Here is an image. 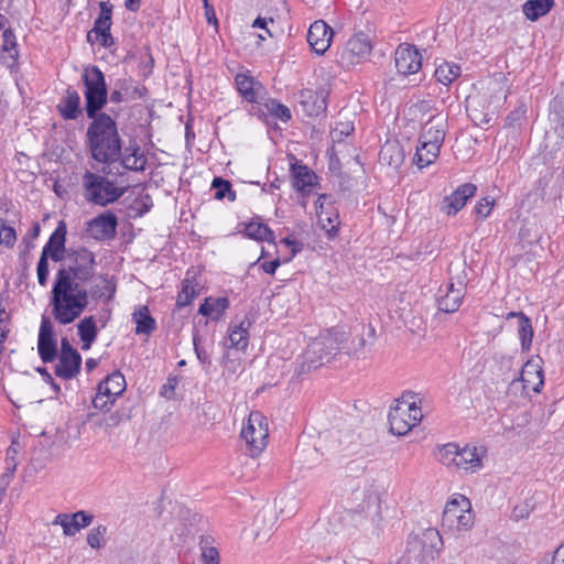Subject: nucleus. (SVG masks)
<instances>
[{
    "mask_svg": "<svg viewBox=\"0 0 564 564\" xmlns=\"http://www.w3.org/2000/svg\"><path fill=\"white\" fill-rule=\"evenodd\" d=\"M395 402L394 406H406L410 410L411 406L416 404V394L413 392H404Z\"/></svg>",
    "mask_w": 564,
    "mask_h": 564,
    "instance_id": "e2e57ef3",
    "label": "nucleus"
},
{
    "mask_svg": "<svg viewBox=\"0 0 564 564\" xmlns=\"http://www.w3.org/2000/svg\"><path fill=\"white\" fill-rule=\"evenodd\" d=\"M406 406H392L389 411L388 421L390 424V432L394 435L402 436L412 430L409 422L410 414Z\"/></svg>",
    "mask_w": 564,
    "mask_h": 564,
    "instance_id": "5701e85b",
    "label": "nucleus"
},
{
    "mask_svg": "<svg viewBox=\"0 0 564 564\" xmlns=\"http://www.w3.org/2000/svg\"><path fill=\"white\" fill-rule=\"evenodd\" d=\"M204 564H219V553L216 547H206L202 553Z\"/></svg>",
    "mask_w": 564,
    "mask_h": 564,
    "instance_id": "052dcab7",
    "label": "nucleus"
},
{
    "mask_svg": "<svg viewBox=\"0 0 564 564\" xmlns=\"http://www.w3.org/2000/svg\"><path fill=\"white\" fill-rule=\"evenodd\" d=\"M57 109L65 120H75L82 115L80 96L77 90L67 88L66 95L58 104Z\"/></svg>",
    "mask_w": 564,
    "mask_h": 564,
    "instance_id": "b1692460",
    "label": "nucleus"
},
{
    "mask_svg": "<svg viewBox=\"0 0 564 564\" xmlns=\"http://www.w3.org/2000/svg\"><path fill=\"white\" fill-rule=\"evenodd\" d=\"M327 198V195H321L317 199V204H319V212H317L318 216V223L321 224L322 228L326 230L327 234L333 236L337 231V225H338V215H335L334 218H332L328 214L323 213V202Z\"/></svg>",
    "mask_w": 564,
    "mask_h": 564,
    "instance_id": "79ce46f5",
    "label": "nucleus"
},
{
    "mask_svg": "<svg viewBox=\"0 0 564 564\" xmlns=\"http://www.w3.org/2000/svg\"><path fill=\"white\" fill-rule=\"evenodd\" d=\"M250 325V321L245 318L239 323V325L235 326V328L229 334V340L232 347H235L238 350H245L248 347V329Z\"/></svg>",
    "mask_w": 564,
    "mask_h": 564,
    "instance_id": "c9c22d12",
    "label": "nucleus"
},
{
    "mask_svg": "<svg viewBox=\"0 0 564 564\" xmlns=\"http://www.w3.org/2000/svg\"><path fill=\"white\" fill-rule=\"evenodd\" d=\"M462 497L459 499H453L445 506L442 517V527L453 530L456 521L459 518V513L463 512Z\"/></svg>",
    "mask_w": 564,
    "mask_h": 564,
    "instance_id": "e433bc0d",
    "label": "nucleus"
},
{
    "mask_svg": "<svg viewBox=\"0 0 564 564\" xmlns=\"http://www.w3.org/2000/svg\"><path fill=\"white\" fill-rule=\"evenodd\" d=\"M68 523L69 513H58L52 522L53 525H61L65 535H67L69 532Z\"/></svg>",
    "mask_w": 564,
    "mask_h": 564,
    "instance_id": "69168bd1",
    "label": "nucleus"
},
{
    "mask_svg": "<svg viewBox=\"0 0 564 564\" xmlns=\"http://www.w3.org/2000/svg\"><path fill=\"white\" fill-rule=\"evenodd\" d=\"M37 351L43 362H52L57 357V343L51 318L42 315L37 339Z\"/></svg>",
    "mask_w": 564,
    "mask_h": 564,
    "instance_id": "9b49d317",
    "label": "nucleus"
},
{
    "mask_svg": "<svg viewBox=\"0 0 564 564\" xmlns=\"http://www.w3.org/2000/svg\"><path fill=\"white\" fill-rule=\"evenodd\" d=\"M292 185L297 192L310 191L316 181L315 173L306 165H292Z\"/></svg>",
    "mask_w": 564,
    "mask_h": 564,
    "instance_id": "393cba45",
    "label": "nucleus"
},
{
    "mask_svg": "<svg viewBox=\"0 0 564 564\" xmlns=\"http://www.w3.org/2000/svg\"><path fill=\"white\" fill-rule=\"evenodd\" d=\"M82 356L73 348L66 337L61 340V356L55 367V375L68 380L76 377L80 371Z\"/></svg>",
    "mask_w": 564,
    "mask_h": 564,
    "instance_id": "9d476101",
    "label": "nucleus"
},
{
    "mask_svg": "<svg viewBox=\"0 0 564 564\" xmlns=\"http://www.w3.org/2000/svg\"><path fill=\"white\" fill-rule=\"evenodd\" d=\"M83 189L85 199L98 206L117 202L126 192L117 187L113 181L90 171L83 175Z\"/></svg>",
    "mask_w": 564,
    "mask_h": 564,
    "instance_id": "423d86ee",
    "label": "nucleus"
},
{
    "mask_svg": "<svg viewBox=\"0 0 564 564\" xmlns=\"http://www.w3.org/2000/svg\"><path fill=\"white\" fill-rule=\"evenodd\" d=\"M264 421L262 413L252 411L241 430V437L246 441L249 455L252 457L258 456L267 446L268 426Z\"/></svg>",
    "mask_w": 564,
    "mask_h": 564,
    "instance_id": "6e6552de",
    "label": "nucleus"
},
{
    "mask_svg": "<svg viewBox=\"0 0 564 564\" xmlns=\"http://www.w3.org/2000/svg\"><path fill=\"white\" fill-rule=\"evenodd\" d=\"M197 286V283L185 279L182 284V290L177 295L176 306L180 308L187 306L198 295Z\"/></svg>",
    "mask_w": 564,
    "mask_h": 564,
    "instance_id": "a19ab883",
    "label": "nucleus"
},
{
    "mask_svg": "<svg viewBox=\"0 0 564 564\" xmlns=\"http://www.w3.org/2000/svg\"><path fill=\"white\" fill-rule=\"evenodd\" d=\"M441 147L419 139V145L413 158L414 164L420 169L429 166L438 158Z\"/></svg>",
    "mask_w": 564,
    "mask_h": 564,
    "instance_id": "bb28decb",
    "label": "nucleus"
},
{
    "mask_svg": "<svg viewBox=\"0 0 564 564\" xmlns=\"http://www.w3.org/2000/svg\"><path fill=\"white\" fill-rule=\"evenodd\" d=\"M507 99V93L498 80L488 82L485 90L466 99V110L477 126L489 123Z\"/></svg>",
    "mask_w": 564,
    "mask_h": 564,
    "instance_id": "7ed1b4c3",
    "label": "nucleus"
},
{
    "mask_svg": "<svg viewBox=\"0 0 564 564\" xmlns=\"http://www.w3.org/2000/svg\"><path fill=\"white\" fill-rule=\"evenodd\" d=\"M477 186L473 183L459 185L451 195L444 197L441 209L448 216L456 215L467 200L475 196Z\"/></svg>",
    "mask_w": 564,
    "mask_h": 564,
    "instance_id": "dca6fc26",
    "label": "nucleus"
},
{
    "mask_svg": "<svg viewBox=\"0 0 564 564\" xmlns=\"http://www.w3.org/2000/svg\"><path fill=\"white\" fill-rule=\"evenodd\" d=\"M48 258L50 256L41 252V257L36 267L37 281L42 286L46 285L48 279Z\"/></svg>",
    "mask_w": 564,
    "mask_h": 564,
    "instance_id": "3c124183",
    "label": "nucleus"
},
{
    "mask_svg": "<svg viewBox=\"0 0 564 564\" xmlns=\"http://www.w3.org/2000/svg\"><path fill=\"white\" fill-rule=\"evenodd\" d=\"M177 383V378H169L167 382L162 387L161 394L167 399L172 398Z\"/></svg>",
    "mask_w": 564,
    "mask_h": 564,
    "instance_id": "338daca9",
    "label": "nucleus"
},
{
    "mask_svg": "<svg viewBox=\"0 0 564 564\" xmlns=\"http://www.w3.org/2000/svg\"><path fill=\"white\" fill-rule=\"evenodd\" d=\"M404 155L398 142H386L379 152V160L382 164L398 167L403 162Z\"/></svg>",
    "mask_w": 564,
    "mask_h": 564,
    "instance_id": "c756f323",
    "label": "nucleus"
},
{
    "mask_svg": "<svg viewBox=\"0 0 564 564\" xmlns=\"http://www.w3.org/2000/svg\"><path fill=\"white\" fill-rule=\"evenodd\" d=\"M213 188H215V198L224 199L228 197L229 200L234 202L236 199V192L231 188V184L229 181L224 180L221 177H215L212 183Z\"/></svg>",
    "mask_w": 564,
    "mask_h": 564,
    "instance_id": "c03bdc74",
    "label": "nucleus"
},
{
    "mask_svg": "<svg viewBox=\"0 0 564 564\" xmlns=\"http://www.w3.org/2000/svg\"><path fill=\"white\" fill-rule=\"evenodd\" d=\"M458 445L455 443H448L443 445L437 451V459L445 466H454L457 456Z\"/></svg>",
    "mask_w": 564,
    "mask_h": 564,
    "instance_id": "49530a36",
    "label": "nucleus"
},
{
    "mask_svg": "<svg viewBox=\"0 0 564 564\" xmlns=\"http://www.w3.org/2000/svg\"><path fill=\"white\" fill-rule=\"evenodd\" d=\"M17 465H18V463H13V465L10 466V458H8L7 471L3 475H1V477H0V491L1 492H4L8 488V486L10 485V481L12 479V476L17 468Z\"/></svg>",
    "mask_w": 564,
    "mask_h": 564,
    "instance_id": "bf43d9fd",
    "label": "nucleus"
},
{
    "mask_svg": "<svg viewBox=\"0 0 564 564\" xmlns=\"http://www.w3.org/2000/svg\"><path fill=\"white\" fill-rule=\"evenodd\" d=\"M91 119L86 132L91 158L104 164L117 162L121 155L122 142L115 119L107 113Z\"/></svg>",
    "mask_w": 564,
    "mask_h": 564,
    "instance_id": "f03ea898",
    "label": "nucleus"
},
{
    "mask_svg": "<svg viewBox=\"0 0 564 564\" xmlns=\"http://www.w3.org/2000/svg\"><path fill=\"white\" fill-rule=\"evenodd\" d=\"M516 317L519 321L518 334L521 340V347L523 350H529L533 338V328L531 319L522 312H511L508 314V318Z\"/></svg>",
    "mask_w": 564,
    "mask_h": 564,
    "instance_id": "2f4dec72",
    "label": "nucleus"
},
{
    "mask_svg": "<svg viewBox=\"0 0 564 564\" xmlns=\"http://www.w3.org/2000/svg\"><path fill=\"white\" fill-rule=\"evenodd\" d=\"M535 373L536 375V378L539 379V382L536 383V386L533 388L534 391L539 392V387L540 386H543V379H542V369H540L538 367V365L531 362V361H528L522 371H521V377L520 379H513L510 383L511 387H514V386H520L521 382H530V379H528V376L529 375H532V373Z\"/></svg>",
    "mask_w": 564,
    "mask_h": 564,
    "instance_id": "37998d69",
    "label": "nucleus"
},
{
    "mask_svg": "<svg viewBox=\"0 0 564 564\" xmlns=\"http://www.w3.org/2000/svg\"><path fill=\"white\" fill-rule=\"evenodd\" d=\"M367 347V340L364 337H358L356 339L351 340V347L350 350L354 355L359 357L362 355Z\"/></svg>",
    "mask_w": 564,
    "mask_h": 564,
    "instance_id": "0e129e2a",
    "label": "nucleus"
},
{
    "mask_svg": "<svg viewBox=\"0 0 564 564\" xmlns=\"http://www.w3.org/2000/svg\"><path fill=\"white\" fill-rule=\"evenodd\" d=\"M434 75L437 82L448 86L460 75V67L456 64L445 62L436 67Z\"/></svg>",
    "mask_w": 564,
    "mask_h": 564,
    "instance_id": "4c0bfd02",
    "label": "nucleus"
},
{
    "mask_svg": "<svg viewBox=\"0 0 564 564\" xmlns=\"http://www.w3.org/2000/svg\"><path fill=\"white\" fill-rule=\"evenodd\" d=\"M137 88L132 86L131 78H118L113 83V87L109 95L110 102L121 104L134 98Z\"/></svg>",
    "mask_w": 564,
    "mask_h": 564,
    "instance_id": "cd10ccee",
    "label": "nucleus"
},
{
    "mask_svg": "<svg viewBox=\"0 0 564 564\" xmlns=\"http://www.w3.org/2000/svg\"><path fill=\"white\" fill-rule=\"evenodd\" d=\"M115 400V395H106V393H104V391H99L98 388L97 393L93 399V405L94 408L99 409L101 411H108L109 405L113 404Z\"/></svg>",
    "mask_w": 564,
    "mask_h": 564,
    "instance_id": "603ef678",
    "label": "nucleus"
},
{
    "mask_svg": "<svg viewBox=\"0 0 564 564\" xmlns=\"http://www.w3.org/2000/svg\"><path fill=\"white\" fill-rule=\"evenodd\" d=\"M68 268H61L52 288V315L61 325L77 319L88 306V292L79 282L89 281L95 273V254L85 247L67 249Z\"/></svg>",
    "mask_w": 564,
    "mask_h": 564,
    "instance_id": "f257e3e1",
    "label": "nucleus"
},
{
    "mask_svg": "<svg viewBox=\"0 0 564 564\" xmlns=\"http://www.w3.org/2000/svg\"><path fill=\"white\" fill-rule=\"evenodd\" d=\"M328 91L324 88L318 90L303 89L299 95V105L302 111L308 117H317L327 108L326 99Z\"/></svg>",
    "mask_w": 564,
    "mask_h": 564,
    "instance_id": "2eb2a0df",
    "label": "nucleus"
},
{
    "mask_svg": "<svg viewBox=\"0 0 564 564\" xmlns=\"http://www.w3.org/2000/svg\"><path fill=\"white\" fill-rule=\"evenodd\" d=\"M199 340H200V336L198 335V332H195L193 334V344H194V350L197 356V359L202 364L210 365V360H209V356H208L207 351L199 347Z\"/></svg>",
    "mask_w": 564,
    "mask_h": 564,
    "instance_id": "13d9d810",
    "label": "nucleus"
},
{
    "mask_svg": "<svg viewBox=\"0 0 564 564\" xmlns=\"http://www.w3.org/2000/svg\"><path fill=\"white\" fill-rule=\"evenodd\" d=\"M536 229L538 228L535 224L528 223L521 227L519 236L522 240L529 243H532L534 241L538 242L540 240V235L538 234Z\"/></svg>",
    "mask_w": 564,
    "mask_h": 564,
    "instance_id": "864d4df0",
    "label": "nucleus"
},
{
    "mask_svg": "<svg viewBox=\"0 0 564 564\" xmlns=\"http://www.w3.org/2000/svg\"><path fill=\"white\" fill-rule=\"evenodd\" d=\"M133 321L135 322L137 334H151L155 327V319L150 315L148 306L140 307L133 313Z\"/></svg>",
    "mask_w": 564,
    "mask_h": 564,
    "instance_id": "f704fd0d",
    "label": "nucleus"
},
{
    "mask_svg": "<svg viewBox=\"0 0 564 564\" xmlns=\"http://www.w3.org/2000/svg\"><path fill=\"white\" fill-rule=\"evenodd\" d=\"M116 292V285L107 279H104L102 286L96 285L93 294L94 296L101 297L107 293V301L111 300Z\"/></svg>",
    "mask_w": 564,
    "mask_h": 564,
    "instance_id": "6e6d98bb",
    "label": "nucleus"
},
{
    "mask_svg": "<svg viewBox=\"0 0 564 564\" xmlns=\"http://www.w3.org/2000/svg\"><path fill=\"white\" fill-rule=\"evenodd\" d=\"M118 218L111 212H105L87 223V231L98 241L110 240L117 232Z\"/></svg>",
    "mask_w": 564,
    "mask_h": 564,
    "instance_id": "f8f14e48",
    "label": "nucleus"
},
{
    "mask_svg": "<svg viewBox=\"0 0 564 564\" xmlns=\"http://www.w3.org/2000/svg\"><path fill=\"white\" fill-rule=\"evenodd\" d=\"M107 532V528L105 525H98L93 528L87 534V543L93 549H101L104 545V538Z\"/></svg>",
    "mask_w": 564,
    "mask_h": 564,
    "instance_id": "8fccbe9b",
    "label": "nucleus"
},
{
    "mask_svg": "<svg viewBox=\"0 0 564 564\" xmlns=\"http://www.w3.org/2000/svg\"><path fill=\"white\" fill-rule=\"evenodd\" d=\"M495 200L489 197L481 198L475 206V213L481 218L485 219L490 215V212L494 207Z\"/></svg>",
    "mask_w": 564,
    "mask_h": 564,
    "instance_id": "4d7b16f0",
    "label": "nucleus"
},
{
    "mask_svg": "<svg viewBox=\"0 0 564 564\" xmlns=\"http://www.w3.org/2000/svg\"><path fill=\"white\" fill-rule=\"evenodd\" d=\"M245 234L247 237L259 241H273V231L264 224L251 221L246 225Z\"/></svg>",
    "mask_w": 564,
    "mask_h": 564,
    "instance_id": "58836bf2",
    "label": "nucleus"
},
{
    "mask_svg": "<svg viewBox=\"0 0 564 564\" xmlns=\"http://www.w3.org/2000/svg\"><path fill=\"white\" fill-rule=\"evenodd\" d=\"M554 6V0H528L522 6L523 14L530 21H536L547 14Z\"/></svg>",
    "mask_w": 564,
    "mask_h": 564,
    "instance_id": "72a5a7b5",
    "label": "nucleus"
},
{
    "mask_svg": "<svg viewBox=\"0 0 564 564\" xmlns=\"http://www.w3.org/2000/svg\"><path fill=\"white\" fill-rule=\"evenodd\" d=\"M394 63L399 74H415L422 66V56L414 46L401 44L395 50Z\"/></svg>",
    "mask_w": 564,
    "mask_h": 564,
    "instance_id": "4468645a",
    "label": "nucleus"
},
{
    "mask_svg": "<svg viewBox=\"0 0 564 564\" xmlns=\"http://www.w3.org/2000/svg\"><path fill=\"white\" fill-rule=\"evenodd\" d=\"M100 12L94 22L93 29L87 34L88 42H98L102 47H110L115 41L110 33L112 4L108 1L99 2Z\"/></svg>",
    "mask_w": 564,
    "mask_h": 564,
    "instance_id": "1a4fd4ad",
    "label": "nucleus"
},
{
    "mask_svg": "<svg viewBox=\"0 0 564 564\" xmlns=\"http://www.w3.org/2000/svg\"><path fill=\"white\" fill-rule=\"evenodd\" d=\"M372 44L370 37L365 33H357L352 35L346 43L341 58L348 64H358L370 55Z\"/></svg>",
    "mask_w": 564,
    "mask_h": 564,
    "instance_id": "ddd939ff",
    "label": "nucleus"
},
{
    "mask_svg": "<svg viewBox=\"0 0 564 564\" xmlns=\"http://www.w3.org/2000/svg\"><path fill=\"white\" fill-rule=\"evenodd\" d=\"M237 89L240 95L249 102H258L263 93V86L252 76L247 74H237L235 78Z\"/></svg>",
    "mask_w": 564,
    "mask_h": 564,
    "instance_id": "412c9836",
    "label": "nucleus"
},
{
    "mask_svg": "<svg viewBox=\"0 0 564 564\" xmlns=\"http://www.w3.org/2000/svg\"><path fill=\"white\" fill-rule=\"evenodd\" d=\"M447 129V116L440 112L431 116L430 119L422 126L420 140L430 143L442 145L445 139Z\"/></svg>",
    "mask_w": 564,
    "mask_h": 564,
    "instance_id": "a211bd4d",
    "label": "nucleus"
},
{
    "mask_svg": "<svg viewBox=\"0 0 564 564\" xmlns=\"http://www.w3.org/2000/svg\"><path fill=\"white\" fill-rule=\"evenodd\" d=\"M463 297L464 281H458L457 286L449 282L446 293L437 299L438 310L445 313H454L459 308Z\"/></svg>",
    "mask_w": 564,
    "mask_h": 564,
    "instance_id": "aec40b11",
    "label": "nucleus"
},
{
    "mask_svg": "<svg viewBox=\"0 0 564 564\" xmlns=\"http://www.w3.org/2000/svg\"><path fill=\"white\" fill-rule=\"evenodd\" d=\"M357 492H358V497H356L357 500L360 499V502L357 505V508L356 510L361 512L364 511L367 506H368V499H369V495H368V491H367V488H366V485H364L362 487H360L358 485L357 487Z\"/></svg>",
    "mask_w": 564,
    "mask_h": 564,
    "instance_id": "680f3d73",
    "label": "nucleus"
},
{
    "mask_svg": "<svg viewBox=\"0 0 564 564\" xmlns=\"http://www.w3.org/2000/svg\"><path fill=\"white\" fill-rule=\"evenodd\" d=\"M462 502L463 512L462 514L459 513V518L456 521L454 529H456L457 531H467L474 525L475 516L471 510L470 501L467 498L462 497Z\"/></svg>",
    "mask_w": 564,
    "mask_h": 564,
    "instance_id": "ea45409f",
    "label": "nucleus"
},
{
    "mask_svg": "<svg viewBox=\"0 0 564 564\" xmlns=\"http://www.w3.org/2000/svg\"><path fill=\"white\" fill-rule=\"evenodd\" d=\"M85 87V111L88 118L98 117L108 101V88L104 73L99 67L86 66L82 74Z\"/></svg>",
    "mask_w": 564,
    "mask_h": 564,
    "instance_id": "39448f33",
    "label": "nucleus"
},
{
    "mask_svg": "<svg viewBox=\"0 0 564 564\" xmlns=\"http://www.w3.org/2000/svg\"><path fill=\"white\" fill-rule=\"evenodd\" d=\"M17 240V234L13 227L7 224V220L0 217V245L8 248L14 246Z\"/></svg>",
    "mask_w": 564,
    "mask_h": 564,
    "instance_id": "de8ad7c7",
    "label": "nucleus"
},
{
    "mask_svg": "<svg viewBox=\"0 0 564 564\" xmlns=\"http://www.w3.org/2000/svg\"><path fill=\"white\" fill-rule=\"evenodd\" d=\"M333 34V29L325 21L318 20L311 24L307 42L316 54L322 55L328 50Z\"/></svg>",
    "mask_w": 564,
    "mask_h": 564,
    "instance_id": "f3484780",
    "label": "nucleus"
},
{
    "mask_svg": "<svg viewBox=\"0 0 564 564\" xmlns=\"http://www.w3.org/2000/svg\"><path fill=\"white\" fill-rule=\"evenodd\" d=\"M119 160L122 166L130 171H144L147 165V158L141 152V149L137 143L126 148L124 153H121Z\"/></svg>",
    "mask_w": 564,
    "mask_h": 564,
    "instance_id": "a878e982",
    "label": "nucleus"
},
{
    "mask_svg": "<svg viewBox=\"0 0 564 564\" xmlns=\"http://www.w3.org/2000/svg\"><path fill=\"white\" fill-rule=\"evenodd\" d=\"M78 336L80 339L87 338L90 340H96L98 335V328L96 326L95 317L94 316H87L83 318L78 325Z\"/></svg>",
    "mask_w": 564,
    "mask_h": 564,
    "instance_id": "a18cd8bd",
    "label": "nucleus"
},
{
    "mask_svg": "<svg viewBox=\"0 0 564 564\" xmlns=\"http://www.w3.org/2000/svg\"><path fill=\"white\" fill-rule=\"evenodd\" d=\"M441 543L438 531L429 529L421 539H413L409 542L404 555L398 564H425L427 558H433L434 550Z\"/></svg>",
    "mask_w": 564,
    "mask_h": 564,
    "instance_id": "0eeeda50",
    "label": "nucleus"
},
{
    "mask_svg": "<svg viewBox=\"0 0 564 564\" xmlns=\"http://www.w3.org/2000/svg\"><path fill=\"white\" fill-rule=\"evenodd\" d=\"M229 306L227 297H207L199 306L198 313L204 316H209L212 319L217 321L225 313Z\"/></svg>",
    "mask_w": 564,
    "mask_h": 564,
    "instance_id": "473e14b6",
    "label": "nucleus"
},
{
    "mask_svg": "<svg viewBox=\"0 0 564 564\" xmlns=\"http://www.w3.org/2000/svg\"><path fill=\"white\" fill-rule=\"evenodd\" d=\"M484 453L485 451L482 448L479 453L478 448L475 446H458L454 467L464 470H475L481 466V457Z\"/></svg>",
    "mask_w": 564,
    "mask_h": 564,
    "instance_id": "4be33fe9",
    "label": "nucleus"
},
{
    "mask_svg": "<svg viewBox=\"0 0 564 564\" xmlns=\"http://www.w3.org/2000/svg\"><path fill=\"white\" fill-rule=\"evenodd\" d=\"M99 391H104L106 395L119 397L127 387L126 379L120 371H113L108 375L99 384Z\"/></svg>",
    "mask_w": 564,
    "mask_h": 564,
    "instance_id": "7c9ffc66",
    "label": "nucleus"
},
{
    "mask_svg": "<svg viewBox=\"0 0 564 564\" xmlns=\"http://www.w3.org/2000/svg\"><path fill=\"white\" fill-rule=\"evenodd\" d=\"M406 414H410L409 415L410 417H408V419H409V422L412 425V427L415 426L419 422H421V420L423 417L421 408L417 406L416 404L411 406V409L409 410V412H406Z\"/></svg>",
    "mask_w": 564,
    "mask_h": 564,
    "instance_id": "774afa93",
    "label": "nucleus"
},
{
    "mask_svg": "<svg viewBox=\"0 0 564 564\" xmlns=\"http://www.w3.org/2000/svg\"><path fill=\"white\" fill-rule=\"evenodd\" d=\"M340 349V340L330 332L314 338L302 355L297 373L303 375L328 362Z\"/></svg>",
    "mask_w": 564,
    "mask_h": 564,
    "instance_id": "20e7f679",
    "label": "nucleus"
},
{
    "mask_svg": "<svg viewBox=\"0 0 564 564\" xmlns=\"http://www.w3.org/2000/svg\"><path fill=\"white\" fill-rule=\"evenodd\" d=\"M265 107L270 115L276 119H280L284 122L291 119L290 109L286 106L278 102L276 100H270L265 104Z\"/></svg>",
    "mask_w": 564,
    "mask_h": 564,
    "instance_id": "09e8293b",
    "label": "nucleus"
},
{
    "mask_svg": "<svg viewBox=\"0 0 564 564\" xmlns=\"http://www.w3.org/2000/svg\"><path fill=\"white\" fill-rule=\"evenodd\" d=\"M67 228L64 220L57 224V227L50 236L48 241L42 249V253L50 256L54 262H59L67 254L65 247Z\"/></svg>",
    "mask_w": 564,
    "mask_h": 564,
    "instance_id": "6ab92c4d",
    "label": "nucleus"
},
{
    "mask_svg": "<svg viewBox=\"0 0 564 564\" xmlns=\"http://www.w3.org/2000/svg\"><path fill=\"white\" fill-rule=\"evenodd\" d=\"M0 58L7 66H12L18 59L17 39L12 29H4L2 33Z\"/></svg>",
    "mask_w": 564,
    "mask_h": 564,
    "instance_id": "c85d7f7f",
    "label": "nucleus"
},
{
    "mask_svg": "<svg viewBox=\"0 0 564 564\" xmlns=\"http://www.w3.org/2000/svg\"><path fill=\"white\" fill-rule=\"evenodd\" d=\"M275 23L274 15H259L252 23V28L263 29L270 37L274 36V30L269 28L268 25H273Z\"/></svg>",
    "mask_w": 564,
    "mask_h": 564,
    "instance_id": "5fc2aeb1",
    "label": "nucleus"
}]
</instances>
